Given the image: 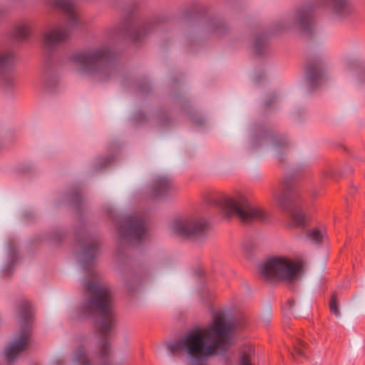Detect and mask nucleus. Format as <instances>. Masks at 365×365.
<instances>
[{"label": "nucleus", "instance_id": "nucleus-1", "mask_svg": "<svg viewBox=\"0 0 365 365\" xmlns=\"http://www.w3.org/2000/svg\"><path fill=\"white\" fill-rule=\"evenodd\" d=\"M83 284L86 297L78 312L83 317L98 315L96 329L102 337V341L98 353L93 359L89 358L84 346H78L73 351L72 361L73 365H109L106 359L110 352V346L106 339L115 326L110 291L92 268L87 269Z\"/></svg>", "mask_w": 365, "mask_h": 365}, {"label": "nucleus", "instance_id": "nucleus-2", "mask_svg": "<svg viewBox=\"0 0 365 365\" xmlns=\"http://www.w3.org/2000/svg\"><path fill=\"white\" fill-rule=\"evenodd\" d=\"M235 324L226 313L216 314L212 322L187 331L175 342L168 344L173 355L180 354L192 361H200L211 356H222L226 364H233L234 353L229 351L235 344Z\"/></svg>", "mask_w": 365, "mask_h": 365}, {"label": "nucleus", "instance_id": "nucleus-3", "mask_svg": "<svg viewBox=\"0 0 365 365\" xmlns=\"http://www.w3.org/2000/svg\"><path fill=\"white\" fill-rule=\"evenodd\" d=\"M19 329L5 346L2 356L8 362H13L29 344L31 333L32 312L29 302H21L17 308Z\"/></svg>", "mask_w": 365, "mask_h": 365}, {"label": "nucleus", "instance_id": "nucleus-4", "mask_svg": "<svg viewBox=\"0 0 365 365\" xmlns=\"http://www.w3.org/2000/svg\"><path fill=\"white\" fill-rule=\"evenodd\" d=\"M112 57L111 47L101 43L73 53L69 61L81 74H97L109 65Z\"/></svg>", "mask_w": 365, "mask_h": 365}, {"label": "nucleus", "instance_id": "nucleus-5", "mask_svg": "<svg viewBox=\"0 0 365 365\" xmlns=\"http://www.w3.org/2000/svg\"><path fill=\"white\" fill-rule=\"evenodd\" d=\"M53 5L63 11L66 27L56 26L44 32L42 43L43 46L49 50L56 48L66 40L70 35V31L80 24L73 0H54Z\"/></svg>", "mask_w": 365, "mask_h": 365}, {"label": "nucleus", "instance_id": "nucleus-6", "mask_svg": "<svg viewBox=\"0 0 365 365\" xmlns=\"http://www.w3.org/2000/svg\"><path fill=\"white\" fill-rule=\"evenodd\" d=\"M216 205L227 215H235L245 222L264 220L266 217L263 210L253 205L250 197L242 192L232 197L223 196L216 201Z\"/></svg>", "mask_w": 365, "mask_h": 365}, {"label": "nucleus", "instance_id": "nucleus-7", "mask_svg": "<svg viewBox=\"0 0 365 365\" xmlns=\"http://www.w3.org/2000/svg\"><path fill=\"white\" fill-rule=\"evenodd\" d=\"M272 195L277 205L289 216L294 226L305 225L306 219L299 207V191L290 181L285 180L273 190Z\"/></svg>", "mask_w": 365, "mask_h": 365}, {"label": "nucleus", "instance_id": "nucleus-8", "mask_svg": "<svg viewBox=\"0 0 365 365\" xmlns=\"http://www.w3.org/2000/svg\"><path fill=\"white\" fill-rule=\"evenodd\" d=\"M260 274L267 280L282 279L293 282L302 275V264L287 257L270 258L260 267Z\"/></svg>", "mask_w": 365, "mask_h": 365}, {"label": "nucleus", "instance_id": "nucleus-9", "mask_svg": "<svg viewBox=\"0 0 365 365\" xmlns=\"http://www.w3.org/2000/svg\"><path fill=\"white\" fill-rule=\"evenodd\" d=\"M146 235L145 221L141 216H125L116 223V240L119 244L135 245Z\"/></svg>", "mask_w": 365, "mask_h": 365}, {"label": "nucleus", "instance_id": "nucleus-10", "mask_svg": "<svg viewBox=\"0 0 365 365\" xmlns=\"http://www.w3.org/2000/svg\"><path fill=\"white\" fill-rule=\"evenodd\" d=\"M169 229L173 234L196 241H202L207 235V223L200 217L175 218L170 222Z\"/></svg>", "mask_w": 365, "mask_h": 365}, {"label": "nucleus", "instance_id": "nucleus-11", "mask_svg": "<svg viewBox=\"0 0 365 365\" xmlns=\"http://www.w3.org/2000/svg\"><path fill=\"white\" fill-rule=\"evenodd\" d=\"M314 12V4H304L297 8L292 16L280 20L277 26L279 30L298 28L304 32L312 33L316 25Z\"/></svg>", "mask_w": 365, "mask_h": 365}, {"label": "nucleus", "instance_id": "nucleus-12", "mask_svg": "<svg viewBox=\"0 0 365 365\" xmlns=\"http://www.w3.org/2000/svg\"><path fill=\"white\" fill-rule=\"evenodd\" d=\"M150 195L157 200H165L174 196L177 189L170 178L158 175L150 185Z\"/></svg>", "mask_w": 365, "mask_h": 365}, {"label": "nucleus", "instance_id": "nucleus-13", "mask_svg": "<svg viewBox=\"0 0 365 365\" xmlns=\"http://www.w3.org/2000/svg\"><path fill=\"white\" fill-rule=\"evenodd\" d=\"M100 238L96 234H89L80 240L81 261H89L99 254Z\"/></svg>", "mask_w": 365, "mask_h": 365}, {"label": "nucleus", "instance_id": "nucleus-14", "mask_svg": "<svg viewBox=\"0 0 365 365\" xmlns=\"http://www.w3.org/2000/svg\"><path fill=\"white\" fill-rule=\"evenodd\" d=\"M158 20L154 17H146L138 19L130 28V34L134 41L154 31Z\"/></svg>", "mask_w": 365, "mask_h": 365}, {"label": "nucleus", "instance_id": "nucleus-15", "mask_svg": "<svg viewBox=\"0 0 365 365\" xmlns=\"http://www.w3.org/2000/svg\"><path fill=\"white\" fill-rule=\"evenodd\" d=\"M329 77L328 70L320 65H310L306 71V83L311 89H315Z\"/></svg>", "mask_w": 365, "mask_h": 365}, {"label": "nucleus", "instance_id": "nucleus-16", "mask_svg": "<svg viewBox=\"0 0 365 365\" xmlns=\"http://www.w3.org/2000/svg\"><path fill=\"white\" fill-rule=\"evenodd\" d=\"M14 53L12 51H0V73L1 81L6 86H10L15 81L14 75L9 72L11 68Z\"/></svg>", "mask_w": 365, "mask_h": 365}, {"label": "nucleus", "instance_id": "nucleus-17", "mask_svg": "<svg viewBox=\"0 0 365 365\" xmlns=\"http://www.w3.org/2000/svg\"><path fill=\"white\" fill-rule=\"evenodd\" d=\"M32 31V23L29 21H22L15 24L8 35L12 39L19 41H25L30 37Z\"/></svg>", "mask_w": 365, "mask_h": 365}, {"label": "nucleus", "instance_id": "nucleus-18", "mask_svg": "<svg viewBox=\"0 0 365 365\" xmlns=\"http://www.w3.org/2000/svg\"><path fill=\"white\" fill-rule=\"evenodd\" d=\"M287 145L288 141L285 138L282 136H274L272 137L269 140L268 148L272 155L281 160V156Z\"/></svg>", "mask_w": 365, "mask_h": 365}, {"label": "nucleus", "instance_id": "nucleus-19", "mask_svg": "<svg viewBox=\"0 0 365 365\" xmlns=\"http://www.w3.org/2000/svg\"><path fill=\"white\" fill-rule=\"evenodd\" d=\"M332 13L339 17H345L351 14V8L346 0H327Z\"/></svg>", "mask_w": 365, "mask_h": 365}, {"label": "nucleus", "instance_id": "nucleus-20", "mask_svg": "<svg viewBox=\"0 0 365 365\" xmlns=\"http://www.w3.org/2000/svg\"><path fill=\"white\" fill-rule=\"evenodd\" d=\"M324 237V232L318 228H313L307 232V239L312 243H319Z\"/></svg>", "mask_w": 365, "mask_h": 365}, {"label": "nucleus", "instance_id": "nucleus-21", "mask_svg": "<svg viewBox=\"0 0 365 365\" xmlns=\"http://www.w3.org/2000/svg\"><path fill=\"white\" fill-rule=\"evenodd\" d=\"M267 40L263 36L257 37L254 43L255 51L259 54L262 55L265 53L267 48Z\"/></svg>", "mask_w": 365, "mask_h": 365}, {"label": "nucleus", "instance_id": "nucleus-22", "mask_svg": "<svg viewBox=\"0 0 365 365\" xmlns=\"http://www.w3.org/2000/svg\"><path fill=\"white\" fill-rule=\"evenodd\" d=\"M211 29L217 36H221L228 30L227 25L222 21H216L211 24Z\"/></svg>", "mask_w": 365, "mask_h": 365}, {"label": "nucleus", "instance_id": "nucleus-23", "mask_svg": "<svg viewBox=\"0 0 365 365\" xmlns=\"http://www.w3.org/2000/svg\"><path fill=\"white\" fill-rule=\"evenodd\" d=\"M7 249H8V252H9V257H11V260L13 262H14V257L16 253V245H15L14 242H9Z\"/></svg>", "mask_w": 365, "mask_h": 365}, {"label": "nucleus", "instance_id": "nucleus-24", "mask_svg": "<svg viewBox=\"0 0 365 365\" xmlns=\"http://www.w3.org/2000/svg\"><path fill=\"white\" fill-rule=\"evenodd\" d=\"M35 167V165L32 162H24L20 165V170L22 172H27L31 170H33Z\"/></svg>", "mask_w": 365, "mask_h": 365}, {"label": "nucleus", "instance_id": "nucleus-25", "mask_svg": "<svg viewBox=\"0 0 365 365\" xmlns=\"http://www.w3.org/2000/svg\"><path fill=\"white\" fill-rule=\"evenodd\" d=\"M330 310L332 312L336 317H339V309L337 307L336 302L335 298H332L330 302Z\"/></svg>", "mask_w": 365, "mask_h": 365}, {"label": "nucleus", "instance_id": "nucleus-26", "mask_svg": "<svg viewBox=\"0 0 365 365\" xmlns=\"http://www.w3.org/2000/svg\"><path fill=\"white\" fill-rule=\"evenodd\" d=\"M297 352L299 354V355H302V356H304V354L303 353V351L300 349H297Z\"/></svg>", "mask_w": 365, "mask_h": 365}, {"label": "nucleus", "instance_id": "nucleus-27", "mask_svg": "<svg viewBox=\"0 0 365 365\" xmlns=\"http://www.w3.org/2000/svg\"><path fill=\"white\" fill-rule=\"evenodd\" d=\"M108 163V158H105V159H103V163H103V165H105V164H106V163Z\"/></svg>", "mask_w": 365, "mask_h": 365}, {"label": "nucleus", "instance_id": "nucleus-28", "mask_svg": "<svg viewBox=\"0 0 365 365\" xmlns=\"http://www.w3.org/2000/svg\"><path fill=\"white\" fill-rule=\"evenodd\" d=\"M51 81H51V79H48V80H47V81H46V82H47V83H48V86L49 85V82H51Z\"/></svg>", "mask_w": 365, "mask_h": 365}]
</instances>
